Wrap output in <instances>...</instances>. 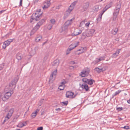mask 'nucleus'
Wrapping results in <instances>:
<instances>
[{"instance_id": "nucleus-32", "label": "nucleus", "mask_w": 130, "mask_h": 130, "mask_svg": "<svg viewBox=\"0 0 130 130\" xmlns=\"http://www.w3.org/2000/svg\"><path fill=\"white\" fill-rule=\"evenodd\" d=\"M88 79L86 78H84L82 79L83 82L87 84H88Z\"/></svg>"}, {"instance_id": "nucleus-25", "label": "nucleus", "mask_w": 130, "mask_h": 130, "mask_svg": "<svg viewBox=\"0 0 130 130\" xmlns=\"http://www.w3.org/2000/svg\"><path fill=\"white\" fill-rule=\"evenodd\" d=\"M86 47H82V50L80 51V52L77 54L79 55L81 54L84 52L85 51H86Z\"/></svg>"}, {"instance_id": "nucleus-61", "label": "nucleus", "mask_w": 130, "mask_h": 130, "mask_svg": "<svg viewBox=\"0 0 130 130\" xmlns=\"http://www.w3.org/2000/svg\"><path fill=\"white\" fill-rule=\"evenodd\" d=\"M35 20V19H32V18L31 17V19H30V22L31 23H32L33 22V20Z\"/></svg>"}, {"instance_id": "nucleus-24", "label": "nucleus", "mask_w": 130, "mask_h": 130, "mask_svg": "<svg viewBox=\"0 0 130 130\" xmlns=\"http://www.w3.org/2000/svg\"><path fill=\"white\" fill-rule=\"evenodd\" d=\"M42 37L40 35H38L37 38L35 39V41L37 42H38L42 39Z\"/></svg>"}, {"instance_id": "nucleus-27", "label": "nucleus", "mask_w": 130, "mask_h": 130, "mask_svg": "<svg viewBox=\"0 0 130 130\" xmlns=\"http://www.w3.org/2000/svg\"><path fill=\"white\" fill-rule=\"evenodd\" d=\"M121 91V90H119L117 91H116L115 93L113 94L112 95L113 96H116L117 95L119 94L120 92Z\"/></svg>"}, {"instance_id": "nucleus-47", "label": "nucleus", "mask_w": 130, "mask_h": 130, "mask_svg": "<svg viewBox=\"0 0 130 130\" xmlns=\"http://www.w3.org/2000/svg\"><path fill=\"white\" fill-rule=\"evenodd\" d=\"M53 76L54 75L52 74H51L49 79L50 80H53Z\"/></svg>"}, {"instance_id": "nucleus-13", "label": "nucleus", "mask_w": 130, "mask_h": 130, "mask_svg": "<svg viewBox=\"0 0 130 130\" xmlns=\"http://www.w3.org/2000/svg\"><path fill=\"white\" fill-rule=\"evenodd\" d=\"M82 32V31L79 29H77L75 30L73 33V35L74 36H76L79 34H81Z\"/></svg>"}, {"instance_id": "nucleus-4", "label": "nucleus", "mask_w": 130, "mask_h": 130, "mask_svg": "<svg viewBox=\"0 0 130 130\" xmlns=\"http://www.w3.org/2000/svg\"><path fill=\"white\" fill-rule=\"evenodd\" d=\"M13 93L12 90H9L8 92L5 93L4 96L2 97V99L4 101H5L11 96Z\"/></svg>"}, {"instance_id": "nucleus-64", "label": "nucleus", "mask_w": 130, "mask_h": 130, "mask_svg": "<svg viewBox=\"0 0 130 130\" xmlns=\"http://www.w3.org/2000/svg\"><path fill=\"white\" fill-rule=\"evenodd\" d=\"M104 57H100V60H101V61L103 60H104Z\"/></svg>"}, {"instance_id": "nucleus-22", "label": "nucleus", "mask_w": 130, "mask_h": 130, "mask_svg": "<svg viewBox=\"0 0 130 130\" xmlns=\"http://www.w3.org/2000/svg\"><path fill=\"white\" fill-rule=\"evenodd\" d=\"M80 76L82 77H85L88 76V75L85 73L84 71L82 70V71L81 72L80 74L79 75Z\"/></svg>"}, {"instance_id": "nucleus-8", "label": "nucleus", "mask_w": 130, "mask_h": 130, "mask_svg": "<svg viewBox=\"0 0 130 130\" xmlns=\"http://www.w3.org/2000/svg\"><path fill=\"white\" fill-rule=\"evenodd\" d=\"M44 6L42 7L43 9H45L47 8L50 6V1H47L46 2L44 3Z\"/></svg>"}, {"instance_id": "nucleus-9", "label": "nucleus", "mask_w": 130, "mask_h": 130, "mask_svg": "<svg viewBox=\"0 0 130 130\" xmlns=\"http://www.w3.org/2000/svg\"><path fill=\"white\" fill-rule=\"evenodd\" d=\"M74 93L73 92L71 91H67L66 92V97L68 98H72V96L73 95Z\"/></svg>"}, {"instance_id": "nucleus-3", "label": "nucleus", "mask_w": 130, "mask_h": 130, "mask_svg": "<svg viewBox=\"0 0 130 130\" xmlns=\"http://www.w3.org/2000/svg\"><path fill=\"white\" fill-rule=\"evenodd\" d=\"M112 5V3H110L109 4L106 6L102 11L101 13H100L99 17L97 19L98 20L100 21L101 20L102 16L103 14L107 9L111 7Z\"/></svg>"}, {"instance_id": "nucleus-34", "label": "nucleus", "mask_w": 130, "mask_h": 130, "mask_svg": "<svg viewBox=\"0 0 130 130\" xmlns=\"http://www.w3.org/2000/svg\"><path fill=\"white\" fill-rule=\"evenodd\" d=\"M37 115V113L35 112H33L31 114V117L32 118H35Z\"/></svg>"}, {"instance_id": "nucleus-10", "label": "nucleus", "mask_w": 130, "mask_h": 130, "mask_svg": "<svg viewBox=\"0 0 130 130\" xmlns=\"http://www.w3.org/2000/svg\"><path fill=\"white\" fill-rule=\"evenodd\" d=\"M78 42H77L75 44H72L70 45L69 47L68 48L70 50H71L75 47H76L78 45Z\"/></svg>"}, {"instance_id": "nucleus-46", "label": "nucleus", "mask_w": 130, "mask_h": 130, "mask_svg": "<svg viewBox=\"0 0 130 130\" xmlns=\"http://www.w3.org/2000/svg\"><path fill=\"white\" fill-rule=\"evenodd\" d=\"M9 119H8L7 116L5 117L4 120V121L2 123L3 124H4L6 121H7Z\"/></svg>"}, {"instance_id": "nucleus-38", "label": "nucleus", "mask_w": 130, "mask_h": 130, "mask_svg": "<svg viewBox=\"0 0 130 130\" xmlns=\"http://www.w3.org/2000/svg\"><path fill=\"white\" fill-rule=\"evenodd\" d=\"M50 22L51 23L54 24L55 23V21L54 19H53L51 20Z\"/></svg>"}, {"instance_id": "nucleus-35", "label": "nucleus", "mask_w": 130, "mask_h": 130, "mask_svg": "<svg viewBox=\"0 0 130 130\" xmlns=\"http://www.w3.org/2000/svg\"><path fill=\"white\" fill-rule=\"evenodd\" d=\"M100 61H101V60H100V58L99 59L96 58L95 60L93 61V62L94 63L96 64Z\"/></svg>"}, {"instance_id": "nucleus-7", "label": "nucleus", "mask_w": 130, "mask_h": 130, "mask_svg": "<svg viewBox=\"0 0 130 130\" xmlns=\"http://www.w3.org/2000/svg\"><path fill=\"white\" fill-rule=\"evenodd\" d=\"M79 85L83 89L85 90L86 91H88L89 90V88L87 84H84L81 85L80 84Z\"/></svg>"}, {"instance_id": "nucleus-59", "label": "nucleus", "mask_w": 130, "mask_h": 130, "mask_svg": "<svg viewBox=\"0 0 130 130\" xmlns=\"http://www.w3.org/2000/svg\"><path fill=\"white\" fill-rule=\"evenodd\" d=\"M39 109H37L36 110H35L34 112H35L36 113H37L38 112H39Z\"/></svg>"}, {"instance_id": "nucleus-48", "label": "nucleus", "mask_w": 130, "mask_h": 130, "mask_svg": "<svg viewBox=\"0 0 130 130\" xmlns=\"http://www.w3.org/2000/svg\"><path fill=\"white\" fill-rule=\"evenodd\" d=\"M27 124V122H25L23 123L21 125V127H22L23 126H26Z\"/></svg>"}, {"instance_id": "nucleus-45", "label": "nucleus", "mask_w": 130, "mask_h": 130, "mask_svg": "<svg viewBox=\"0 0 130 130\" xmlns=\"http://www.w3.org/2000/svg\"><path fill=\"white\" fill-rule=\"evenodd\" d=\"M66 83V81L64 80H63V81L61 82V85H62L63 86H65L64 84Z\"/></svg>"}, {"instance_id": "nucleus-33", "label": "nucleus", "mask_w": 130, "mask_h": 130, "mask_svg": "<svg viewBox=\"0 0 130 130\" xmlns=\"http://www.w3.org/2000/svg\"><path fill=\"white\" fill-rule=\"evenodd\" d=\"M82 36H84L89 37V35L88 34L87 31L84 32L82 34Z\"/></svg>"}, {"instance_id": "nucleus-12", "label": "nucleus", "mask_w": 130, "mask_h": 130, "mask_svg": "<svg viewBox=\"0 0 130 130\" xmlns=\"http://www.w3.org/2000/svg\"><path fill=\"white\" fill-rule=\"evenodd\" d=\"M100 68H96L95 69V70L97 71L98 73H100L102 72H103L105 70V69L104 68H102L99 67Z\"/></svg>"}, {"instance_id": "nucleus-14", "label": "nucleus", "mask_w": 130, "mask_h": 130, "mask_svg": "<svg viewBox=\"0 0 130 130\" xmlns=\"http://www.w3.org/2000/svg\"><path fill=\"white\" fill-rule=\"evenodd\" d=\"M59 62L58 59H56L52 63V64L53 66H55L58 67V66Z\"/></svg>"}, {"instance_id": "nucleus-60", "label": "nucleus", "mask_w": 130, "mask_h": 130, "mask_svg": "<svg viewBox=\"0 0 130 130\" xmlns=\"http://www.w3.org/2000/svg\"><path fill=\"white\" fill-rule=\"evenodd\" d=\"M5 10H4L0 11V14H1L2 13L4 12Z\"/></svg>"}, {"instance_id": "nucleus-40", "label": "nucleus", "mask_w": 130, "mask_h": 130, "mask_svg": "<svg viewBox=\"0 0 130 130\" xmlns=\"http://www.w3.org/2000/svg\"><path fill=\"white\" fill-rule=\"evenodd\" d=\"M57 73V70L56 69V70L54 71L52 73V74H53V75L55 76Z\"/></svg>"}, {"instance_id": "nucleus-16", "label": "nucleus", "mask_w": 130, "mask_h": 130, "mask_svg": "<svg viewBox=\"0 0 130 130\" xmlns=\"http://www.w3.org/2000/svg\"><path fill=\"white\" fill-rule=\"evenodd\" d=\"M87 31L89 36H92L94 34L95 31V30L94 29H91Z\"/></svg>"}, {"instance_id": "nucleus-30", "label": "nucleus", "mask_w": 130, "mask_h": 130, "mask_svg": "<svg viewBox=\"0 0 130 130\" xmlns=\"http://www.w3.org/2000/svg\"><path fill=\"white\" fill-rule=\"evenodd\" d=\"M37 31L36 30L33 28L30 32V35L31 36L33 35L34 34V33H35Z\"/></svg>"}, {"instance_id": "nucleus-49", "label": "nucleus", "mask_w": 130, "mask_h": 130, "mask_svg": "<svg viewBox=\"0 0 130 130\" xmlns=\"http://www.w3.org/2000/svg\"><path fill=\"white\" fill-rule=\"evenodd\" d=\"M122 128H123L124 129H128L129 128V127L128 126H124L123 127H122Z\"/></svg>"}, {"instance_id": "nucleus-43", "label": "nucleus", "mask_w": 130, "mask_h": 130, "mask_svg": "<svg viewBox=\"0 0 130 130\" xmlns=\"http://www.w3.org/2000/svg\"><path fill=\"white\" fill-rule=\"evenodd\" d=\"M63 104L65 106L67 105L68 103V101H66L65 102H62Z\"/></svg>"}, {"instance_id": "nucleus-20", "label": "nucleus", "mask_w": 130, "mask_h": 130, "mask_svg": "<svg viewBox=\"0 0 130 130\" xmlns=\"http://www.w3.org/2000/svg\"><path fill=\"white\" fill-rule=\"evenodd\" d=\"M95 80L91 78L88 79V84L90 85H92L93 83L95 82Z\"/></svg>"}, {"instance_id": "nucleus-41", "label": "nucleus", "mask_w": 130, "mask_h": 130, "mask_svg": "<svg viewBox=\"0 0 130 130\" xmlns=\"http://www.w3.org/2000/svg\"><path fill=\"white\" fill-rule=\"evenodd\" d=\"M52 25L51 24H50L47 26V28L49 30H50L52 27Z\"/></svg>"}, {"instance_id": "nucleus-21", "label": "nucleus", "mask_w": 130, "mask_h": 130, "mask_svg": "<svg viewBox=\"0 0 130 130\" xmlns=\"http://www.w3.org/2000/svg\"><path fill=\"white\" fill-rule=\"evenodd\" d=\"M118 30V29L115 28L112 29L111 31L112 34L113 35H116Z\"/></svg>"}, {"instance_id": "nucleus-2", "label": "nucleus", "mask_w": 130, "mask_h": 130, "mask_svg": "<svg viewBox=\"0 0 130 130\" xmlns=\"http://www.w3.org/2000/svg\"><path fill=\"white\" fill-rule=\"evenodd\" d=\"M19 79V78L17 77L15 78L11 82L9 85L10 88V90L13 91V89H14L16 87V84L17 83Z\"/></svg>"}, {"instance_id": "nucleus-23", "label": "nucleus", "mask_w": 130, "mask_h": 130, "mask_svg": "<svg viewBox=\"0 0 130 130\" xmlns=\"http://www.w3.org/2000/svg\"><path fill=\"white\" fill-rule=\"evenodd\" d=\"M16 58L18 60H21L22 57L21 56V55L19 53H18L16 55Z\"/></svg>"}, {"instance_id": "nucleus-44", "label": "nucleus", "mask_w": 130, "mask_h": 130, "mask_svg": "<svg viewBox=\"0 0 130 130\" xmlns=\"http://www.w3.org/2000/svg\"><path fill=\"white\" fill-rule=\"evenodd\" d=\"M4 43L6 44V45L7 46H8L10 44V43L7 40L5 41Z\"/></svg>"}, {"instance_id": "nucleus-31", "label": "nucleus", "mask_w": 130, "mask_h": 130, "mask_svg": "<svg viewBox=\"0 0 130 130\" xmlns=\"http://www.w3.org/2000/svg\"><path fill=\"white\" fill-rule=\"evenodd\" d=\"M64 87L65 86H63L62 85H60L58 89L60 90H62L64 89Z\"/></svg>"}, {"instance_id": "nucleus-56", "label": "nucleus", "mask_w": 130, "mask_h": 130, "mask_svg": "<svg viewBox=\"0 0 130 130\" xmlns=\"http://www.w3.org/2000/svg\"><path fill=\"white\" fill-rule=\"evenodd\" d=\"M17 120V119H15V118H14L12 120V121L11 122H16Z\"/></svg>"}, {"instance_id": "nucleus-15", "label": "nucleus", "mask_w": 130, "mask_h": 130, "mask_svg": "<svg viewBox=\"0 0 130 130\" xmlns=\"http://www.w3.org/2000/svg\"><path fill=\"white\" fill-rule=\"evenodd\" d=\"M121 50L120 49H119L116 52V53H114L112 55L111 57H116L117 56H118Z\"/></svg>"}, {"instance_id": "nucleus-62", "label": "nucleus", "mask_w": 130, "mask_h": 130, "mask_svg": "<svg viewBox=\"0 0 130 130\" xmlns=\"http://www.w3.org/2000/svg\"><path fill=\"white\" fill-rule=\"evenodd\" d=\"M74 68H76V66L74 67L73 66H71L70 67V69H72Z\"/></svg>"}, {"instance_id": "nucleus-11", "label": "nucleus", "mask_w": 130, "mask_h": 130, "mask_svg": "<svg viewBox=\"0 0 130 130\" xmlns=\"http://www.w3.org/2000/svg\"><path fill=\"white\" fill-rule=\"evenodd\" d=\"M14 109L13 108H11L10 110L9 111L7 115L8 119H9L10 118L12 115Z\"/></svg>"}, {"instance_id": "nucleus-37", "label": "nucleus", "mask_w": 130, "mask_h": 130, "mask_svg": "<svg viewBox=\"0 0 130 130\" xmlns=\"http://www.w3.org/2000/svg\"><path fill=\"white\" fill-rule=\"evenodd\" d=\"M40 26L37 24L34 27V28L37 31V30L39 28Z\"/></svg>"}, {"instance_id": "nucleus-50", "label": "nucleus", "mask_w": 130, "mask_h": 130, "mask_svg": "<svg viewBox=\"0 0 130 130\" xmlns=\"http://www.w3.org/2000/svg\"><path fill=\"white\" fill-rule=\"evenodd\" d=\"M14 40V39H8L7 40L10 43L12 42L13 40Z\"/></svg>"}, {"instance_id": "nucleus-5", "label": "nucleus", "mask_w": 130, "mask_h": 130, "mask_svg": "<svg viewBox=\"0 0 130 130\" xmlns=\"http://www.w3.org/2000/svg\"><path fill=\"white\" fill-rule=\"evenodd\" d=\"M41 15L42 13L39 14L38 13H35L33 14L31 16V18H32V19H34L35 20L38 21L40 19Z\"/></svg>"}, {"instance_id": "nucleus-57", "label": "nucleus", "mask_w": 130, "mask_h": 130, "mask_svg": "<svg viewBox=\"0 0 130 130\" xmlns=\"http://www.w3.org/2000/svg\"><path fill=\"white\" fill-rule=\"evenodd\" d=\"M61 108H57L56 109V110L58 112L59 111H60L61 110Z\"/></svg>"}, {"instance_id": "nucleus-63", "label": "nucleus", "mask_w": 130, "mask_h": 130, "mask_svg": "<svg viewBox=\"0 0 130 130\" xmlns=\"http://www.w3.org/2000/svg\"><path fill=\"white\" fill-rule=\"evenodd\" d=\"M19 117V116L18 115H17L15 116L14 117V118H15V119H17Z\"/></svg>"}, {"instance_id": "nucleus-28", "label": "nucleus", "mask_w": 130, "mask_h": 130, "mask_svg": "<svg viewBox=\"0 0 130 130\" xmlns=\"http://www.w3.org/2000/svg\"><path fill=\"white\" fill-rule=\"evenodd\" d=\"M74 7L71 6V5L70 6L69 8L68 9V12H70L71 11H72L73 9L74 8Z\"/></svg>"}, {"instance_id": "nucleus-26", "label": "nucleus", "mask_w": 130, "mask_h": 130, "mask_svg": "<svg viewBox=\"0 0 130 130\" xmlns=\"http://www.w3.org/2000/svg\"><path fill=\"white\" fill-rule=\"evenodd\" d=\"M45 20L44 19H42L37 24L40 26L43 23L45 22Z\"/></svg>"}, {"instance_id": "nucleus-1", "label": "nucleus", "mask_w": 130, "mask_h": 130, "mask_svg": "<svg viewBox=\"0 0 130 130\" xmlns=\"http://www.w3.org/2000/svg\"><path fill=\"white\" fill-rule=\"evenodd\" d=\"M121 7V4L119 2L117 3L115 8L114 10L113 13V21H115L119 14V12Z\"/></svg>"}, {"instance_id": "nucleus-19", "label": "nucleus", "mask_w": 130, "mask_h": 130, "mask_svg": "<svg viewBox=\"0 0 130 130\" xmlns=\"http://www.w3.org/2000/svg\"><path fill=\"white\" fill-rule=\"evenodd\" d=\"M73 19H74L73 18L70 20L67 21L64 24L65 25L67 26L68 27L69 25H70L72 23V21Z\"/></svg>"}, {"instance_id": "nucleus-52", "label": "nucleus", "mask_w": 130, "mask_h": 130, "mask_svg": "<svg viewBox=\"0 0 130 130\" xmlns=\"http://www.w3.org/2000/svg\"><path fill=\"white\" fill-rule=\"evenodd\" d=\"M71 50H69V49L68 48L67 50V51H66V55H68V54L70 53V51H71Z\"/></svg>"}, {"instance_id": "nucleus-6", "label": "nucleus", "mask_w": 130, "mask_h": 130, "mask_svg": "<svg viewBox=\"0 0 130 130\" xmlns=\"http://www.w3.org/2000/svg\"><path fill=\"white\" fill-rule=\"evenodd\" d=\"M89 2H86L84 3L83 6V7L81 9V11L82 12H84L86 11L89 7Z\"/></svg>"}, {"instance_id": "nucleus-53", "label": "nucleus", "mask_w": 130, "mask_h": 130, "mask_svg": "<svg viewBox=\"0 0 130 130\" xmlns=\"http://www.w3.org/2000/svg\"><path fill=\"white\" fill-rule=\"evenodd\" d=\"M7 46L6 45V44L4 43V44L3 45V48H4L5 49L6 48Z\"/></svg>"}, {"instance_id": "nucleus-58", "label": "nucleus", "mask_w": 130, "mask_h": 130, "mask_svg": "<svg viewBox=\"0 0 130 130\" xmlns=\"http://www.w3.org/2000/svg\"><path fill=\"white\" fill-rule=\"evenodd\" d=\"M22 0H20V2L19 6H22Z\"/></svg>"}, {"instance_id": "nucleus-54", "label": "nucleus", "mask_w": 130, "mask_h": 130, "mask_svg": "<svg viewBox=\"0 0 130 130\" xmlns=\"http://www.w3.org/2000/svg\"><path fill=\"white\" fill-rule=\"evenodd\" d=\"M68 16V14L67 13H65L64 16V19H66Z\"/></svg>"}, {"instance_id": "nucleus-55", "label": "nucleus", "mask_w": 130, "mask_h": 130, "mask_svg": "<svg viewBox=\"0 0 130 130\" xmlns=\"http://www.w3.org/2000/svg\"><path fill=\"white\" fill-rule=\"evenodd\" d=\"M43 129V127H42V126L38 127L37 129V130H42Z\"/></svg>"}, {"instance_id": "nucleus-36", "label": "nucleus", "mask_w": 130, "mask_h": 130, "mask_svg": "<svg viewBox=\"0 0 130 130\" xmlns=\"http://www.w3.org/2000/svg\"><path fill=\"white\" fill-rule=\"evenodd\" d=\"M77 2V1H76L73 2L71 4V6H73L74 8L75 6L76 5Z\"/></svg>"}, {"instance_id": "nucleus-42", "label": "nucleus", "mask_w": 130, "mask_h": 130, "mask_svg": "<svg viewBox=\"0 0 130 130\" xmlns=\"http://www.w3.org/2000/svg\"><path fill=\"white\" fill-rule=\"evenodd\" d=\"M117 109L118 111H120L122 110L123 109L122 107H117Z\"/></svg>"}, {"instance_id": "nucleus-18", "label": "nucleus", "mask_w": 130, "mask_h": 130, "mask_svg": "<svg viewBox=\"0 0 130 130\" xmlns=\"http://www.w3.org/2000/svg\"><path fill=\"white\" fill-rule=\"evenodd\" d=\"M88 76L89 74L90 70L89 68H86L82 70Z\"/></svg>"}, {"instance_id": "nucleus-51", "label": "nucleus", "mask_w": 130, "mask_h": 130, "mask_svg": "<svg viewBox=\"0 0 130 130\" xmlns=\"http://www.w3.org/2000/svg\"><path fill=\"white\" fill-rule=\"evenodd\" d=\"M90 22H88L85 24V26L87 27H88L89 26V25L90 24Z\"/></svg>"}, {"instance_id": "nucleus-17", "label": "nucleus", "mask_w": 130, "mask_h": 130, "mask_svg": "<svg viewBox=\"0 0 130 130\" xmlns=\"http://www.w3.org/2000/svg\"><path fill=\"white\" fill-rule=\"evenodd\" d=\"M68 26L65 25L64 24L62 27L60 29V30L61 32H62L66 30L68 28Z\"/></svg>"}, {"instance_id": "nucleus-39", "label": "nucleus", "mask_w": 130, "mask_h": 130, "mask_svg": "<svg viewBox=\"0 0 130 130\" xmlns=\"http://www.w3.org/2000/svg\"><path fill=\"white\" fill-rule=\"evenodd\" d=\"M4 66V63H3L0 65V71L2 70Z\"/></svg>"}, {"instance_id": "nucleus-29", "label": "nucleus", "mask_w": 130, "mask_h": 130, "mask_svg": "<svg viewBox=\"0 0 130 130\" xmlns=\"http://www.w3.org/2000/svg\"><path fill=\"white\" fill-rule=\"evenodd\" d=\"M99 9V6L97 5L94 6V11H98Z\"/></svg>"}]
</instances>
